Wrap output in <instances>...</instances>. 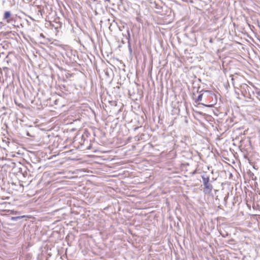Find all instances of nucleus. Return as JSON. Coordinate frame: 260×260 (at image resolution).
<instances>
[{
	"mask_svg": "<svg viewBox=\"0 0 260 260\" xmlns=\"http://www.w3.org/2000/svg\"><path fill=\"white\" fill-rule=\"evenodd\" d=\"M3 19L6 20L7 23H11L13 20V18L12 17L11 13L10 11H6L4 13Z\"/></svg>",
	"mask_w": 260,
	"mask_h": 260,
	"instance_id": "f03ea898",
	"label": "nucleus"
},
{
	"mask_svg": "<svg viewBox=\"0 0 260 260\" xmlns=\"http://www.w3.org/2000/svg\"><path fill=\"white\" fill-rule=\"evenodd\" d=\"M129 51L131 52L132 51V49H131V47H129Z\"/></svg>",
	"mask_w": 260,
	"mask_h": 260,
	"instance_id": "6e6552de",
	"label": "nucleus"
},
{
	"mask_svg": "<svg viewBox=\"0 0 260 260\" xmlns=\"http://www.w3.org/2000/svg\"><path fill=\"white\" fill-rule=\"evenodd\" d=\"M200 104L202 105H204V106L207 107H212V105H205V104H204L203 103H201Z\"/></svg>",
	"mask_w": 260,
	"mask_h": 260,
	"instance_id": "423d86ee",
	"label": "nucleus"
},
{
	"mask_svg": "<svg viewBox=\"0 0 260 260\" xmlns=\"http://www.w3.org/2000/svg\"><path fill=\"white\" fill-rule=\"evenodd\" d=\"M202 97H203V94H200L198 98H197V100L196 101V102H199V101H201L202 100Z\"/></svg>",
	"mask_w": 260,
	"mask_h": 260,
	"instance_id": "20e7f679",
	"label": "nucleus"
},
{
	"mask_svg": "<svg viewBox=\"0 0 260 260\" xmlns=\"http://www.w3.org/2000/svg\"><path fill=\"white\" fill-rule=\"evenodd\" d=\"M3 143H5L7 146H9L10 142L7 138L6 140H3Z\"/></svg>",
	"mask_w": 260,
	"mask_h": 260,
	"instance_id": "39448f33",
	"label": "nucleus"
},
{
	"mask_svg": "<svg viewBox=\"0 0 260 260\" xmlns=\"http://www.w3.org/2000/svg\"><path fill=\"white\" fill-rule=\"evenodd\" d=\"M25 216H16V217H12L11 219L13 221H16L18 219H20L24 217Z\"/></svg>",
	"mask_w": 260,
	"mask_h": 260,
	"instance_id": "7ed1b4c3",
	"label": "nucleus"
},
{
	"mask_svg": "<svg viewBox=\"0 0 260 260\" xmlns=\"http://www.w3.org/2000/svg\"><path fill=\"white\" fill-rule=\"evenodd\" d=\"M0 74H2V71L1 68H0Z\"/></svg>",
	"mask_w": 260,
	"mask_h": 260,
	"instance_id": "0eeeda50",
	"label": "nucleus"
},
{
	"mask_svg": "<svg viewBox=\"0 0 260 260\" xmlns=\"http://www.w3.org/2000/svg\"><path fill=\"white\" fill-rule=\"evenodd\" d=\"M202 179L204 186V192L206 194H209L212 191L213 186L211 183H209V177L207 175H202Z\"/></svg>",
	"mask_w": 260,
	"mask_h": 260,
	"instance_id": "f257e3e1",
	"label": "nucleus"
}]
</instances>
